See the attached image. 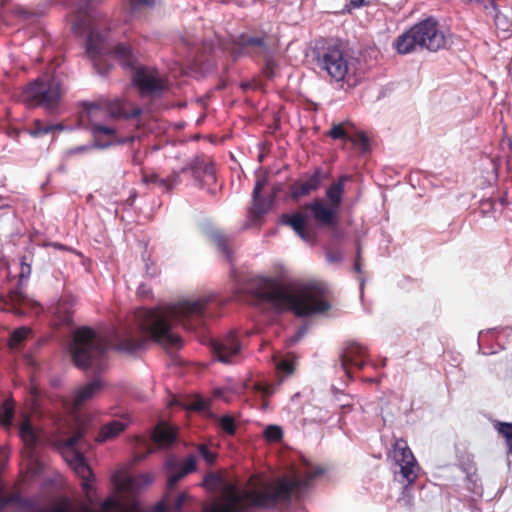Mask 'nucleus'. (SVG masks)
I'll return each mask as SVG.
<instances>
[{"instance_id":"obj_1","label":"nucleus","mask_w":512,"mask_h":512,"mask_svg":"<svg viewBox=\"0 0 512 512\" xmlns=\"http://www.w3.org/2000/svg\"><path fill=\"white\" fill-rule=\"evenodd\" d=\"M248 294L260 303L270 305L276 313L292 312L303 318L328 311V289L323 283H308L294 291L291 283L280 277H257L248 287Z\"/></svg>"},{"instance_id":"obj_2","label":"nucleus","mask_w":512,"mask_h":512,"mask_svg":"<svg viewBox=\"0 0 512 512\" xmlns=\"http://www.w3.org/2000/svg\"><path fill=\"white\" fill-rule=\"evenodd\" d=\"M210 299L182 300L166 307L141 308L135 313L139 329L149 339L165 350L179 349L182 339L172 331L173 323H179L189 330L204 324L205 310Z\"/></svg>"},{"instance_id":"obj_3","label":"nucleus","mask_w":512,"mask_h":512,"mask_svg":"<svg viewBox=\"0 0 512 512\" xmlns=\"http://www.w3.org/2000/svg\"><path fill=\"white\" fill-rule=\"evenodd\" d=\"M109 339L94 329L83 326L73 333L70 353L74 364L81 369L101 372L106 365Z\"/></svg>"},{"instance_id":"obj_4","label":"nucleus","mask_w":512,"mask_h":512,"mask_svg":"<svg viewBox=\"0 0 512 512\" xmlns=\"http://www.w3.org/2000/svg\"><path fill=\"white\" fill-rule=\"evenodd\" d=\"M319 68L336 82L344 81L351 70V56L345 44L338 39H323L314 48Z\"/></svg>"},{"instance_id":"obj_5","label":"nucleus","mask_w":512,"mask_h":512,"mask_svg":"<svg viewBox=\"0 0 512 512\" xmlns=\"http://www.w3.org/2000/svg\"><path fill=\"white\" fill-rule=\"evenodd\" d=\"M446 40L438 23L429 18L415 24L408 31L398 36L395 48L400 54H407L417 47L436 52L445 46Z\"/></svg>"},{"instance_id":"obj_6","label":"nucleus","mask_w":512,"mask_h":512,"mask_svg":"<svg viewBox=\"0 0 512 512\" xmlns=\"http://www.w3.org/2000/svg\"><path fill=\"white\" fill-rule=\"evenodd\" d=\"M349 180V175H341L326 188L325 197L327 203L321 199H315L305 206V209L311 212L316 223L329 228H334L338 225L339 212L345 194V184Z\"/></svg>"},{"instance_id":"obj_7","label":"nucleus","mask_w":512,"mask_h":512,"mask_svg":"<svg viewBox=\"0 0 512 512\" xmlns=\"http://www.w3.org/2000/svg\"><path fill=\"white\" fill-rule=\"evenodd\" d=\"M64 93L62 83L56 77H39L28 83L20 94L21 101L29 108L44 107L54 110Z\"/></svg>"},{"instance_id":"obj_8","label":"nucleus","mask_w":512,"mask_h":512,"mask_svg":"<svg viewBox=\"0 0 512 512\" xmlns=\"http://www.w3.org/2000/svg\"><path fill=\"white\" fill-rule=\"evenodd\" d=\"M84 436V429L78 428L77 431L70 437L65 438L60 432H56L51 436V443L62 454L67 463L71 466L74 472L82 479V489L88 492L91 489L89 483L93 477V472L87 464L84 455L75 449V445Z\"/></svg>"},{"instance_id":"obj_9","label":"nucleus","mask_w":512,"mask_h":512,"mask_svg":"<svg viewBox=\"0 0 512 512\" xmlns=\"http://www.w3.org/2000/svg\"><path fill=\"white\" fill-rule=\"evenodd\" d=\"M273 50L270 37L266 33L259 36L243 33L233 40L232 53L235 56L246 54L252 57H263Z\"/></svg>"},{"instance_id":"obj_10","label":"nucleus","mask_w":512,"mask_h":512,"mask_svg":"<svg viewBox=\"0 0 512 512\" xmlns=\"http://www.w3.org/2000/svg\"><path fill=\"white\" fill-rule=\"evenodd\" d=\"M393 458L400 466L402 479L407 483L404 487L405 492L408 486L416 481L419 467L412 451L404 439H397L395 441L393 445Z\"/></svg>"},{"instance_id":"obj_11","label":"nucleus","mask_w":512,"mask_h":512,"mask_svg":"<svg viewBox=\"0 0 512 512\" xmlns=\"http://www.w3.org/2000/svg\"><path fill=\"white\" fill-rule=\"evenodd\" d=\"M367 348L356 341H348L343 346L340 353L341 368L345 374L351 378L350 366H355L362 370L366 365Z\"/></svg>"},{"instance_id":"obj_12","label":"nucleus","mask_w":512,"mask_h":512,"mask_svg":"<svg viewBox=\"0 0 512 512\" xmlns=\"http://www.w3.org/2000/svg\"><path fill=\"white\" fill-rule=\"evenodd\" d=\"M133 82L142 95H157L166 89V83L156 70L139 68L134 76Z\"/></svg>"},{"instance_id":"obj_13","label":"nucleus","mask_w":512,"mask_h":512,"mask_svg":"<svg viewBox=\"0 0 512 512\" xmlns=\"http://www.w3.org/2000/svg\"><path fill=\"white\" fill-rule=\"evenodd\" d=\"M330 174L321 167H317L305 180H298L290 186V196L293 200H299L317 191Z\"/></svg>"},{"instance_id":"obj_14","label":"nucleus","mask_w":512,"mask_h":512,"mask_svg":"<svg viewBox=\"0 0 512 512\" xmlns=\"http://www.w3.org/2000/svg\"><path fill=\"white\" fill-rule=\"evenodd\" d=\"M9 505H16L26 512H51L52 507L40 504L33 498L22 497L19 491L6 494L3 487H0V512H4Z\"/></svg>"},{"instance_id":"obj_15","label":"nucleus","mask_w":512,"mask_h":512,"mask_svg":"<svg viewBox=\"0 0 512 512\" xmlns=\"http://www.w3.org/2000/svg\"><path fill=\"white\" fill-rule=\"evenodd\" d=\"M165 465L168 472L167 487L172 490L184 477L196 471L197 461L194 455H190L184 462L180 463L174 459H169Z\"/></svg>"},{"instance_id":"obj_16","label":"nucleus","mask_w":512,"mask_h":512,"mask_svg":"<svg viewBox=\"0 0 512 512\" xmlns=\"http://www.w3.org/2000/svg\"><path fill=\"white\" fill-rule=\"evenodd\" d=\"M182 172H190L195 181L203 186L204 183L215 180V169L212 161L205 156L195 157L182 168Z\"/></svg>"},{"instance_id":"obj_17","label":"nucleus","mask_w":512,"mask_h":512,"mask_svg":"<svg viewBox=\"0 0 512 512\" xmlns=\"http://www.w3.org/2000/svg\"><path fill=\"white\" fill-rule=\"evenodd\" d=\"M211 345L218 360L224 363H228L230 358L237 355L241 349L238 337L234 332L228 333L221 339L213 340Z\"/></svg>"},{"instance_id":"obj_18","label":"nucleus","mask_w":512,"mask_h":512,"mask_svg":"<svg viewBox=\"0 0 512 512\" xmlns=\"http://www.w3.org/2000/svg\"><path fill=\"white\" fill-rule=\"evenodd\" d=\"M111 341L115 350L126 353H134L142 348L145 338H136L131 329L117 330L113 333Z\"/></svg>"},{"instance_id":"obj_19","label":"nucleus","mask_w":512,"mask_h":512,"mask_svg":"<svg viewBox=\"0 0 512 512\" xmlns=\"http://www.w3.org/2000/svg\"><path fill=\"white\" fill-rule=\"evenodd\" d=\"M105 112L114 119H135L142 114V109L131 102L123 100L108 101L104 104Z\"/></svg>"},{"instance_id":"obj_20","label":"nucleus","mask_w":512,"mask_h":512,"mask_svg":"<svg viewBox=\"0 0 512 512\" xmlns=\"http://www.w3.org/2000/svg\"><path fill=\"white\" fill-rule=\"evenodd\" d=\"M129 424V419L127 417H122L102 425L98 435L95 438L96 442L104 443L106 441L115 439L128 428Z\"/></svg>"},{"instance_id":"obj_21","label":"nucleus","mask_w":512,"mask_h":512,"mask_svg":"<svg viewBox=\"0 0 512 512\" xmlns=\"http://www.w3.org/2000/svg\"><path fill=\"white\" fill-rule=\"evenodd\" d=\"M280 221L282 224L291 227L303 240L309 241L311 239V233L308 231L307 227V217L301 212L283 214Z\"/></svg>"},{"instance_id":"obj_22","label":"nucleus","mask_w":512,"mask_h":512,"mask_svg":"<svg viewBox=\"0 0 512 512\" xmlns=\"http://www.w3.org/2000/svg\"><path fill=\"white\" fill-rule=\"evenodd\" d=\"M104 387V383L100 379L88 382L75 392L73 405L75 408L81 407L87 401L92 399Z\"/></svg>"},{"instance_id":"obj_23","label":"nucleus","mask_w":512,"mask_h":512,"mask_svg":"<svg viewBox=\"0 0 512 512\" xmlns=\"http://www.w3.org/2000/svg\"><path fill=\"white\" fill-rule=\"evenodd\" d=\"M91 133L95 139L94 144L92 147L99 148V149H105L113 144V142H102L101 136L105 135L108 137H113L116 134V130L113 127L101 125L98 123H91L90 126Z\"/></svg>"},{"instance_id":"obj_24","label":"nucleus","mask_w":512,"mask_h":512,"mask_svg":"<svg viewBox=\"0 0 512 512\" xmlns=\"http://www.w3.org/2000/svg\"><path fill=\"white\" fill-rule=\"evenodd\" d=\"M153 440L161 447L170 446L176 440V432L165 423H160L154 429Z\"/></svg>"},{"instance_id":"obj_25","label":"nucleus","mask_w":512,"mask_h":512,"mask_svg":"<svg viewBox=\"0 0 512 512\" xmlns=\"http://www.w3.org/2000/svg\"><path fill=\"white\" fill-rule=\"evenodd\" d=\"M19 435L26 445L35 446L37 444L38 436L32 426L31 418L27 414L23 416L21 421Z\"/></svg>"},{"instance_id":"obj_26","label":"nucleus","mask_w":512,"mask_h":512,"mask_svg":"<svg viewBox=\"0 0 512 512\" xmlns=\"http://www.w3.org/2000/svg\"><path fill=\"white\" fill-rule=\"evenodd\" d=\"M212 240L217 248L222 252L227 261L231 262L233 259V251L230 247V239L222 232H213Z\"/></svg>"},{"instance_id":"obj_27","label":"nucleus","mask_w":512,"mask_h":512,"mask_svg":"<svg viewBox=\"0 0 512 512\" xmlns=\"http://www.w3.org/2000/svg\"><path fill=\"white\" fill-rule=\"evenodd\" d=\"M15 414V402L12 398H7L0 405V422L1 424L9 428L12 425V420Z\"/></svg>"},{"instance_id":"obj_28","label":"nucleus","mask_w":512,"mask_h":512,"mask_svg":"<svg viewBox=\"0 0 512 512\" xmlns=\"http://www.w3.org/2000/svg\"><path fill=\"white\" fill-rule=\"evenodd\" d=\"M0 299L5 306H9L11 309H15L18 305H24L28 301L27 296L20 288L10 291L7 296H1Z\"/></svg>"},{"instance_id":"obj_29","label":"nucleus","mask_w":512,"mask_h":512,"mask_svg":"<svg viewBox=\"0 0 512 512\" xmlns=\"http://www.w3.org/2000/svg\"><path fill=\"white\" fill-rule=\"evenodd\" d=\"M53 314L62 324H69L73 320V311L71 310V305L64 300L59 301L55 305L53 308Z\"/></svg>"},{"instance_id":"obj_30","label":"nucleus","mask_w":512,"mask_h":512,"mask_svg":"<svg viewBox=\"0 0 512 512\" xmlns=\"http://www.w3.org/2000/svg\"><path fill=\"white\" fill-rule=\"evenodd\" d=\"M347 127H353L349 122H342L334 124L327 132V135L333 140H347L349 139L351 131Z\"/></svg>"},{"instance_id":"obj_31","label":"nucleus","mask_w":512,"mask_h":512,"mask_svg":"<svg viewBox=\"0 0 512 512\" xmlns=\"http://www.w3.org/2000/svg\"><path fill=\"white\" fill-rule=\"evenodd\" d=\"M262 58L264 61L262 74L266 79L271 80L276 76L278 70L277 61L274 58V50Z\"/></svg>"},{"instance_id":"obj_32","label":"nucleus","mask_w":512,"mask_h":512,"mask_svg":"<svg viewBox=\"0 0 512 512\" xmlns=\"http://www.w3.org/2000/svg\"><path fill=\"white\" fill-rule=\"evenodd\" d=\"M348 141L363 153L369 151L370 140L366 133L363 131H355L353 133L351 132Z\"/></svg>"},{"instance_id":"obj_33","label":"nucleus","mask_w":512,"mask_h":512,"mask_svg":"<svg viewBox=\"0 0 512 512\" xmlns=\"http://www.w3.org/2000/svg\"><path fill=\"white\" fill-rule=\"evenodd\" d=\"M269 209V204L263 199L261 196L257 198H253V206L250 209V217L256 222L262 218L264 214L267 213Z\"/></svg>"},{"instance_id":"obj_34","label":"nucleus","mask_w":512,"mask_h":512,"mask_svg":"<svg viewBox=\"0 0 512 512\" xmlns=\"http://www.w3.org/2000/svg\"><path fill=\"white\" fill-rule=\"evenodd\" d=\"M114 56L123 62L124 65L130 66L133 62L132 51L129 45L118 44L113 49Z\"/></svg>"},{"instance_id":"obj_35","label":"nucleus","mask_w":512,"mask_h":512,"mask_svg":"<svg viewBox=\"0 0 512 512\" xmlns=\"http://www.w3.org/2000/svg\"><path fill=\"white\" fill-rule=\"evenodd\" d=\"M29 331L30 330L26 327L15 329L9 338V347L12 349L18 348V346L27 338Z\"/></svg>"},{"instance_id":"obj_36","label":"nucleus","mask_w":512,"mask_h":512,"mask_svg":"<svg viewBox=\"0 0 512 512\" xmlns=\"http://www.w3.org/2000/svg\"><path fill=\"white\" fill-rule=\"evenodd\" d=\"M497 430L498 433L505 439L507 453L512 455V423H499Z\"/></svg>"},{"instance_id":"obj_37","label":"nucleus","mask_w":512,"mask_h":512,"mask_svg":"<svg viewBox=\"0 0 512 512\" xmlns=\"http://www.w3.org/2000/svg\"><path fill=\"white\" fill-rule=\"evenodd\" d=\"M264 437L268 442H278L283 437V431L277 425H269L264 430Z\"/></svg>"},{"instance_id":"obj_38","label":"nucleus","mask_w":512,"mask_h":512,"mask_svg":"<svg viewBox=\"0 0 512 512\" xmlns=\"http://www.w3.org/2000/svg\"><path fill=\"white\" fill-rule=\"evenodd\" d=\"M219 425L227 435L232 436L236 433V424L230 415L222 416L219 420Z\"/></svg>"},{"instance_id":"obj_39","label":"nucleus","mask_w":512,"mask_h":512,"mask_svg":"<svg viewBox=\"0 0 512 512\" xmlns=\"http://www.w3.org/2000/svg\"><path fill=\"white\" fill-rule=\"evenodd\" d=\"M51 132V127L44 126L39 119L33 121L32 127L28 130V133L32 137H39Z\"/></svg>"},{"instance_id":"obj_40","label":"nucleus","mask_w":512,"mask_h":512,"mask_svg":"<svg viewBox=\"0 0 512 512\" xmlns=\"http://www.w3.org/2000/svg\"><path fill=\"white\" fill-rule=\"evenodd\" d=\"M198 453L200 456L206 461L207 464H214L217 454L211 451L205 444H200L197 446Z\"/></svg>"},{"instance_id":"obj_41","label":"nucleus","mask_w":512,"mask_h":512,"mask_svg":"<svg viewBox=\"0 0 512 512\" xmlns=\"http://www.w3.org/2000/svg\"><path fill=\"white\" fill-rule=\"evenodd\" d=\"M120 508H121V506H120L119 501H117L114 498L109 497L102 502L101 511H91L90 509L85 507L83 509V512H108L111 509H120Z\"/></svg>"},{"instance_id":"obj_42","label":"nucleus","mask_w":512,"mask_h":512,"mask_svg":"<svg viewBox=\"0 0 512 512\" xmlns=\"http://www.w3.org/2000/svg\"><path fill=\"white\" fill-rule=\"evenodd\" d=\"M129 7L131 12H136L137 10L143 8H151L155 5V0H128Z\"/></svg>"},{"instance_id":"obj_43","label":"nucleus","mask_w":512,"mask_h":512,"mask_svg":"<svg viewBox=\"0 0 512 512\" xmlns=\"http://www.w3.org/2000/svg\"><path fill=\"white\" fill-rule=\"evenodd\" d=\"M494 23L497 29H501L503 31H509L512 27V23L500 12L495 14Z\"/></svg>"},{"instance_id":"obj_44","label":"nucleus","mask_w":512,"mask_h":512,"mask_svg":"<svg viewBox=\"0 0 512 512\" xmlns=\"http://www.w3.org/2000/svg\"><path fill=\"white\" fill-rule=\"evenodd\" d=\"M369 4V0H346L344 11L350 13L353 9H359Z\"/></svg>"},{"instance_id":"obj_45","label":"nucleus","mask_w":512,"mask_h":512,"mask_svg":"<svg viewBox=\"0 0 512 512\" xmlns=\"http://www.w3.org/2000/svg\"><path fill=\"white\" fill-rule=\"evenodd\" d=\"M277 369L286 375H290L294 372L295 365L293 361L285 359L279 362Z\"/></svg>"},{"instance_id":"obj_46","label":"nucleus","mask_w":512,"mask_h":512,"mask_svg":"<svg viewBox=\"0 0 512 512\" xmlns=\"http://www.w3.org/2000/svg\"><path fill=\"white\" fill-rule=\"evenodd\" d=\"M182 169L178 172L173 171L168 177V184H169V191L171 192L174 187L179 185L181 183L180 175L182 174Z\"/></svg>"},{"instance_id":"obj_47","label":"nucleus","mask_w":512,"mask_h":512,"mask_svg":"<svg viewBox=\"0 0 512 512\" xmlns=\"http://www.w3.org/2000/svg\"><path fill=\"white\" fill-rule=\"evenodd\" d=\"M32 268L31 265L26 263V257L23 256L21 258V268L19 273L20 280L27 279L31 274Z\"/></svg>"},{"instance_id":"obj_48","label":"nucleus","mask_w":512,"mask_h":512,"mask_svg":"<svg viewBox=\"0 0 512 512\" xmlns=\"http://www.w3.org/2000/svg\"><path fill=\"white\" fill-rule=\"evenodd\" d=\"M266 184H267V179L265 177L259 178L256 181V184L253 189V198H257L258 196H261V191L264 189Z\"/></svg>"},{"instance_id":"obj_49","label":"nucleus","mask_w":512,"mask_h":512,"mask_svg":"<svg viewBox=\"0 0 512 512\" xmlns=\"http://www.w3.org/2000/svg\"><path fill=\"white\" fill-rule=\"evenodd\" d=\"M188 499V495L186 493H180L176 497L174 503H173V509L176 511H179L183 505L186 503Z\"/></svg>"},{"instance_id":"obj_50","label":"nucleus","mask_w":512,"mask_h":512,"mask_svg":"<svg viewBox=\"0 0 512 512\" xmlns=\"http://www.w3.org/2000/svg\"><path fill=\"white\" fill-rule=\"evenodd\" d=\"M85 107H86L87 117L89 119L95 117L97 115V113L99 112V110H100L99 105L96 104V103L86 104Z\"/></svg>"},{"instance_id":"obj_51","label":"nucleus","mask_w":512,"mask_h":512,"mask_svg":"<svg viewBox=\"0 0 512 512\" xmlns=\"http://www.w3.org/2000/svg\"><path fill=\"white\" fill-rule=\"evenodd\" d=\"M256 389L258 391H261L264 396H270L274 393V386L273 385H262L257 384Z\"/></svg>"},{"instance_id":"obj_52","label":"nucleus","mask_w":512,"mask_h":512,"mask_svg":"<svg viewBox=\"0 0 512 512\" xmlns=\"http://www.w3.org/2000/svg\"><path fill=\"white\" fill-rule=\"evenodd\" d=\"M91 147L90 146H78V147H75V148H71L68 150V154L69 155H73V154H77V153H83V152H86L88 150H90Z\"/></svg>"},{"instance_id":"obj_53","label":"nucleus","mask_w":512,"mask_h":512,"mask_svg":"<svg viewBox=\"0 0 512 512\" xmlns=\"http://www.w3.org/2000/svg\"><path fill=\"white\" fill-rule=\"evenodd\" d=\"M168 179L167 178H160L158 179L157 183L155 185H157L159 188H161L163 191H166V192H170L169 191V184H168Z\"/></svg>"},{"instance_id":"obj_54","label":"nucleus","mask_w":512,"mask_h":512,"mask_svg":"<svg viewBox=\"0 0 512 512\" xmlns=\"http://www.w3.org/2000/svg\"><path fill=\"white\" fill-rule=\"evenodd\" d=\"M51 512H71L69 507L64 503H59L52 506Z\"/></svg>"},{"instance_id":"obj_55","label":"nucleus","mask_w":512,"mask_h":512,"mask_svg":"<svg viewBox=\"0 0 512 512\" xmlns=\"http://www.w3.org/2000/svg\"><path fill=\"white\" fill-rule=\"evenodd\" d=\"M158 179H159V176L157 174L143 176V181L147 184H156Z\"/></svg>"},{"instance_id":"obj_56","label":"nucleus","mask_w":512,"mask_h":512,"mask_svg":"<svg viewBox=\"0 0 512 512\" xmlns=\"http://www.w3.org/2000/svg\"><path fill=\"white\" fill-rule=\"evenodd\" d=\"M206 407H207V405H206L205 401L198 400L192 404L191 409L196 410V411H202V410H205Z\"/></svg>"},{"instance_id":"obj_57","label":"nucleus","mask_w":512,"mask_h":512,"mask_svg":"<svg viewBox=\"0 0 512 512\" xmlns=\"http://www.w3.org/2000/svg\"><path fill=\"white\" fill-rule=\"evenodd\" d=\"M499 203L505 207L509 204V201H508V196H507V192H505L500 198H499Z\"/></svg>"},{"instance_id":"obj_58","label":"nucleus","mask_w":512,"mask_h":512,"mask_svg":"<svg viewBox=\"0 0 512 512\" xmlns=\"http://www.w3.org/2000/svg\"><path fill=\"white\" fill-rule=\"evenodd\" d=\"M304 333H305V329H301V330H299V331L296 333V335L292 338V341H293V342L298 341L299 339H301V338H302V336L304 335Z\"/></svg>"},{"instance_id":"obj_59","label":"nucleus","mask_w":512,"mask_h":512,"mask_svg":"<svg viewBox=\"0 0 512 512\" xmlns=\"http://www.w3.org/2000/svg\"><path fill=\"white\" fill-rule=\"evenodd\" d=\"M155 511L156 512H165L166 511V505L164 503H158L155 506Z\"/></svg>"},{"instance_id":"obj_60","label":"nucleus","mask_w":512,"mask_h":512,"mask_svg":"<svg viewBox=\"0 0 512 512\" xmlns=\"http://www.w3.org/2000/svg\"><path fill=\"white\" fill-rule=\"evenodd\" d=\"M48 127H51V132L54 131V130H63L64 129V126L62 124H53V125H48Z\"/></svg>"},{"instance_id":"obj_61","label":"nucleus","mask_w":512,"mask_h":512,"mask_svg":"<svg viewBox=\"0 0 512 512\" xmlns=\"http://www.w3.org/2000/svg\"><path fill=\"white\" fill-rule=\"evenodd\" d=\"M354 270L357 272V273H360L361 272V264L359 263V261H356L355 264H354Z\"/></svg>"},{"instance_id":"obj_62","label":"nucleus","mask_w":512,"mask_h":512,"mask_svg":"<svg viewBox=\"0 0 512 512\" xmlns=\"http://www.w3.org/2000/svg\"><path fill=\"white\" fill-rule=\"evenodd\" d=\"M405 505L408 507V508H412L413 506V502H412V499L411 498H408V499H405Z\"/></svg>"},{"instance_id":"obj_63","label":"nucleus","mask_w":512,"mask_h":512,"mask_svg":"<svg viewBox=\"0 0 512 512\" xmlns=\"http://www.w3.org/2000/svg\"><path fill=\"white\" fill-rule=\"evenodd\" d=\"M469 2H481V3H485V2H490V3H493V0H468Z\"/></svg>"},{"instance_id":"obj_64","label":"nucleus","mask_w":512,"mask_h":512,"mask_svg":"<svg viewBox=\"0 0 512 512\" xmlns=\"http://www.w3.org/2000/svg\"><path fill=\"white\" fill-rule=\"evenodd\" d=\"M486 204H487V205H489V206H491V205H492V202H491V201L483 202V205H486Z\"/></svg>"}]
</instances>
